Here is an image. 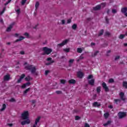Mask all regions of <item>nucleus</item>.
Here are the masks:
<instances>
[{
  "mask_svg": "<svg viewBox=\"0 0 127 127\" xmlns=\"http://www.w3.org/2000/svg\"><path fill=\"white\" fill-rule=\"evenodd\" d=\"M25 69H26V70H29V71H31V74H35L36 76L38 75L37 72H36V67L32 64H27V66H25Z\"/></svg>",
  "mask_w": 127,
  "mask_h": 127,
  "instance_id": "obj_1",
  "label": "nucleus"
},
{
  "mask_svg": "<svg viewBox=\"0 0 127 127\" xmlns=\"http://www.w3.org/2000/svg\"><path fill=\"white\" fill-rule=\"evenodd\" d=\"M43 50L44 52L42 54V55H45L46 54L47 55H49V54L52 52V49H49L46 47H44Z\"/></svg>",
  "mask_w": 127,
  "mask_h": 127,
  "instance_id": "obj_2",
  "label": "nucleus"
},
{
  "mask_svg": "<svg viewBox=\"0 0 127 127\" xmlns=\"http://www.w3.org/2000/svg\"><path fill=\"white\" fill-rule=\"evenodd\" d=\"M29 117V112L27 111H24L21 114V118L22 120H27L29 119L28 118Z\"/></svg>",
  "mask_w": 127,
  "mask_h": 127,
  "instance_id": "obj_3",
  "label": "nucleus"
},
{
  "mask_svg": "<svg viewBox=\"0 0 127 127\" xmlns=\"http://www.w3.org/2000/svg\"><path fill=\"white\" fill-rule=\"evenodd\" d=\"M118 116L119 119H123V118H125V117L127 116V113L125 112H119Z\"/></svg>",
  "mask_w": 127,
  "mask_h": 127,
  "instance_id": "obj_4",
  "label": "nucleus"
},
{
  "mask_svg": "<svg viewBox=\"0 0 127 127\" xmlns=\"http://www.w3.org/2000/svg\"><path fill=\"white\" fill-rule=\"evenodd\" d=\"M68 40L66 39V40H64V41H63L62 43L58 44L57 47H62V46H64V45H65V44H67V43H68Z\"/></svg>",
  "mask_w": 127,
  "mask_h": 127,
  "instance_id": "obj_5",
  "label": "nucleus"
},
{
  "mask_svg": "<svg viewBox=\"0 0 127 127\" xmlns=\"http://www.w3.org/2000/svg\"><path fill=\"white\" fill-rule=\"evenodd\" d=\"M102 86L103 89L105 90V92H109L110 91V89H109L108 86H107L106 82L102 83Z\"/></svg>",
  "mask_w": 127,
  "mask_h": 127,
  "instance_id": "obj_6",
  "label": "nucleus"
},
{
  "mask_svg": "<svg viewBox=\"0 0 127 127\" xmlns=\"http://www.w3.org/2000/svg\"><path fill=\"white\" fill-rule=\"evenodd\" d=\"M25 77V74L22 73L20 76L19 79H18V80L17 81V83L18 84L21 83V81L22 79H24Z\"/></svg>",
  "mask_w": 127,
  "mask_h": 127,
  "instance_id": "obj_7",
  "label": "nucleus"
},
{
  "mask_svg": "<svg viewBox=\"0 0 127 127\" xmlns=\"http://www.w3.org/2000/svg\"><path fill=\"white\" fill-rule=\"evenodd\" d=\"M26 120H24L21 123L22 126H24V125H29V124H30V120H29V119Z\"/></svg>",
  "mask_w": 127,
  "mask_h": 127,
  "instance_id": "obj_8",
  "label": "nucleus"
},
{
  "mask_svg": "<svg viewBox=\"0 0 127 127\" xmlns=\"http://www.w3.org/2000/svg\"><path fill=\"white\" fill-rule=\"evenodd\" d=\"M10 79V75L9 74H6L3 77V81H9Z\"/></svg>",
  "mask_w": 127,
  "mask_h": 127,
  "instance_id": "obj_9",
  "label": "nucleus"
},
{
  "mask_svg": "<svg viewBox=\"0 0 127 127\" xmlns=\"http://www.w3.org/2000/svg\"><path fill=\"white\" fill-rule=\"evenodd\" d=\"M119 96L120 97V98L122 101H126V98H124L125 97V93L121 92L120 93Z\"/></svg>",
  "mask_w": 127,
  "mask_h": 127,
  "instance_id": "obj_10",
  "label": "nucleus"
},
{
  "mask_svg": "<svg viewBox=\"0 0 127 127\" xmlns=\"http://www.w3.org/2000/svg\"><path fill=\"white\" fill-rule=\"evenodd\" d=\"M78 78H80V79L84 77V73L82 72L78 71L77 73Z\"/></svg>",
  "mask_w": 127,
  "mask_h": 127,
  "instance_id": "obj_11",
  "label": "nucleus"
},
{
  "mask_svg": "<svg viewBox=\"0 0 127 127\" xmlns=\"http://www.w3.org/2000/svg\"><path fill=\"white\" fill-rule=\"evenodd\" d=\"M88 84L89 85H91V86H94V85L95 84V79H91L88 80Z\"/></svg>",
  "mask_w": 127,
  "mask_h": 127,
  "instance_id": "obj_12",
  "label": "nucleus"
},
{
  "mask_svg": "<svg viewBox=\"0 0 127 127\" xmlns=\"http://www.w3.org/2000/svg\"><path fill=\"white\" fill-rule=\"evenodd\" d=\"M32 80H33V78L30 77L29 75L27 76L25 78V81H26L27 82H29V81H31Z\"/></svg>",
  "mask_w": 127,
  "mask_h": 127,
  "instance_id": "obj_13",
  "label": "nucleus"
},
{
  "mask_svg": "<svg viewBox=\"0 0 127 127\" xmlns=\"http://www.w3.org/2000/svg\"><path fill=\"white\" fill-rule=\"evenodd\" d=\"M13 25H14V23H13L11 25H10L9 27L6 29V31H7V32L11 31Z\"/></svg>",
  "mask_w": 127,
  "mask_h": 127,
  "instance_id": "obj_14",
  "label": "nucleus"
},
{
  "mask_svg": "<svg viewBox=\"0 0 127 127\" xmlns=\"http://www.w3.org/2000/svg\"><path fill=\"white\" fill-rule=\"evenodd\" d=\"M127 12V7H124L121 8V12L126 14Z\"/></svg>",
  "mask_w": 127,
  "mask_h": 127,
  "instance_id": "obj_15",
  "label": "nucleus"
},
{
  "mask_svg": "<svg viewBox=\"0 0 127 127\" xmlns=\"http://www.w3.org/2000/svg\"><path fill=\"white\" fill-rule=\"evenodd\" d=\"M93 107H97V108H99L101 106V104L99 103L98 102H94L93 104Z\"/></svg>",
  "mask_w": 127,
  "mask_h": 127,
  "instance_id": "obj_16",
  "label": "nucleus"
},
{
  "mask_svg": "<svg viewBox=\"0 0 127 127\" xmlns=\"http://www.w3.org/2000/svg\"><path fill=\"white\" fill-rule=\"evenodd\" d=\"M101 9V5H97L93 7V10H100Z\"/></svg>",
  "mask_w": 127,
  "mask_h": 127,
  "instance_id": "obj_17",
  "label": "nucleus"
},
{
  "mask_svg": "<svg viewBox=\"0 0 127 127\" xmlns=\"http://www.w3.org/2000/svg\"><path fill=\"white\" fill-rule=\"evenodd\" d=\"M40 119H41V117L40 116H39L37 117V119H36L35 121V124L37 125V124L40 122Z\"/></svg>",
  "mask_w": 127,
  "mask_h": 127,
  "instance_id": "obj_18",
  "label": "nucleus"
},
{
  "mask_svg": "<svg viewBox=\"0 0 127 127\" xmlns=\"http://www.w3.org/2000/svg\"><path fill=\"white\" fill-rule=\"evenodd\" d=\"M69 84H75L76 80L75 79H71L70 80H68Z\"/></svg>",
  "mask_w": 127,
  "mask_h": 127,
  "instance_id": "obj_19",
  "label": "nucleus"
},
{
  "mask_svg": "<svg viewBox=\"0 0 127 127\" xmlns=\"http://www.w3.org/2000/svg\"><path fill=\"white\" fill-rule=\"evenodd\" d=\"M24 38V37L21 36H20L19 39H17L15 42H18V41H21V40H23Z\"/></svg>",
  "mask_w": 127,
  "mask_h": 127,
  "instance_id": "obj_20",
  "label": "nucleus"
},
{
  "mask_svg": "<svg viewBox=\"0 0 127 127\" xmlns=\"http://www.w3.org/2000/svg\"><path fill=\"white\" fill-rule=\"evenodd\" d=\"M112 124V121H108L106 123H105L103 124L104 127H107V126H109V125H111Z\"/></svg>",
  "mask_w": 127,
  "mask_h": 127,
  "instance_id": "obj_21",
  "label": "nucleus"
},
{
  "mask_svg": "<svg viewBox=\"0 0 127 127\" xmlns=\"http://www.w3.org/2000/svg\"><path fill=\"white\" fill-rule=\"evenodd\" d=\"M6 108V105H5V104H3L2 105V108L1 109H0V111L1 112H2V111H4Z\"/></svg>",
  "mask_w": 127,
  "mask_h": 127,
  "instance_id": "obj_22",
  "label": "nucleus"
},
{
  "mask_svg": "<svg viewBox=\"0 0 127 127\" xmlns=\"http://www.w3.org/2000/svg\"><path fill=\"white\" fill-rule=\"evenodd\" d=\"M123 86L124 88H125V89H127V81H123Z\"/></svg>",
  "mask_w": 127,
  "mask_h": 127,
  "instance_id": "obj_23",
  "label": "nucleus"
},
{
  "mask_svg": "<svg viewBox=\"0 0 127 127\" xmlns=\"http://www.w3.org/2000/svg\"><path fill=\"white\" fill-rule=\"evenodd\" d=\"M77 52L78 53H82V52H83V50L81 48H78L77 49Z\"/></svg>",
  "mask_w": 127,
  "mask_h": 127,
  "instance_id": "obj_24",
  "label": "nucleus"
},
{
  "mask_svg": "<svg viewBox=\"0 0 127 127\" xmlns=\"http://www.w3.org/2000/svg\"><path fill=\"white\" fill-rule=\"evenodd\" d=\"M104 34V29H101L98 34V36H101Z\"/></svg>",
  "mask_w": 127,
  "mask_h": 127,
  "instance_id": "obj_25",
  "label": "nucleus"
},
{
  "mask_svg": "<svg viewBox=\"0 0 127 127\" xmlns=\"http://www.w3.org/2000/svg\"><path fill=\"white\" fill-rule=\"evenodd\" d=\"M109 116L110 114H109V113H106L104 114V117L105 119H108Z\"/></svg>",
  "mask_w": 127,
  "mask_h": 127,
  "instance_id": "obj_26",
  "label": "nucleus"
},
{
  "mask_svg": "<svg viewBox=\"0 0 127 127\" xmlns=\"http://www.w3.org/2000/svg\"><path fill=\"white\" fill-rule=\"evenodd\" d=\"M64 52H66V53H69L70 52V48L64 49Z\"/></svg>",
  "mask_w": 127,
  "mask_h": 127,
  "instance_id": "obj_27",
  "label": "nucleus"
},
{
  "mask_svg": "<svg viewBox=\"0 0 127 127\" xmlns=\"http://www.w3.org/2000/svg\"><path fill=\"white\" fill-rule=\"evenodd\" d=\"M98 53H99V51H96L94 54H92L91 55L92 57H96V56H97Z\"/></svg>",
  "mask_w": 127,
  "mask_h": 127,
  "instance_id": "obj_28",
  "label": "nucleus"
},
{
  "mask_svg": "<svg viewBox=\"0 0 127 127\" xmlns=\"http://www.w3.org/2000/svg\"><path fill=\"white\" fill-rule=\"evenodd\" d=\"M121 99H114L115 103H116V104H117V105L118 103H121Z\"/></svg>",
  "mask_w": 127,
  "mask_h": 127,
  "instance_id": "obj_29",
  "label": "nucleus"
},
{
  "mask_svg": "<svg viewBox=\"0 0 127 127\" xmlns=\"http://www.w3.org/2000/svg\"><path fill=\"white\" fill-rule=\"evenodd\" d=\"M97 92L99 94V93H101V86H98L97 87L96 89Z\"/></svg>",
  "mask_w": 127,
  "mask_h": 127,
  "instance_id": "obj_30",
  "label": "nucleus"
},
{
  "mask_svg": "<svg viewBox=\"0 0 127 127\" xmlns=\"http://www.w3.org/2000/svg\"><path fill=\"white\" fill-rule=\"evenodd\" d=\"M6 8L4 7L3 8V10L0 12V15H2V14H3L4 13V11H5Z\"/></svg>",
  "mask_w": 127,
  "mask_h": 127,
  "instance_id": "obj_31",
  "label": "nucleus"
},
{
  "mask_svg": "<svg viewBox=\"0 0 127 127\" xmlns=\"http://www.w3.org/2000/svg\"><path fill=\"white\" fill-rule=\"evenodd\" d=\"M71 27L72 29L75 30L77 28V25L76 24H73Z\"/></svg>",
  "mask_w": 127,
  "mask_h": 127,
  "instance_id": "obj_32",
  "label": "nucleus"
},
{
  "mask_svg": "<svg viewBox=\"0 0 127 127\" xmlns=\"http://www.w3.org/2000/svg\"><path fill=\"white\" fill-rule=\"evenodd\" d=\"M38 6H39V2L37 1L35 4L36 9H37L38 8Z\"/></svg>",
  "mask_w": 127,
  "mask_h": 127,
  "instance_id": "obj_33",
  "label": "nucleus"
},
{
  "mask_svg": "<svg viewBox=\"0 0 127 127\" xmlns=\"http://www.w3.org/2000/svg\"><path fill=\"white\" fill-rule=\"evenodd\" d=\"M30 88H28L26 89L24 91L23 93H24V94H27V93L28 92H29V91H30Z\"/></svg>",
  "mask_w": 127,
  "mask_h": 127,
  "instance_id": "obj_34",
  "label": "nucleus"
},
{
  "mask_svg": "<svg viewBox=\"0 0 127 127\" xmlns=\"http://www.w3.org/2000/svg\"><path fill=\"white\" fill-rule=\"evenodd\" d=\"M61 84H65L66 80H65V79H61Z\"/></svg>",
  "mask_w": 127,
  "mask_h": 127,
  "instance_id": "obj_35",
  "label": "nucleus"
},
{
  "mask_svg": "<svg viewBox=\"0 0 127 127\" xmlns=\"http://www.w3.org/2000/svg\"><path fill=\"white\" fill-rule=\"evenodd\" d=\"M125 38V35L123 34H121L119 36V39H124Z\"/></svg>",
  "mask_w": 127,
  "mask_h": 127,
  "instance_id": "obj_36",
  "label": "nucleus"
},
{
  "mask_svg": "<svg viewBox=\"0 0 127 127\" xmlns=\"http://www.w3.org/2000/svg\"><path fill=\"white\" fill-rule=\"evenodd\" d=\"M90 79H93V75L90 74L88 75V76L87 77V79L90 80Z\"/></svg>",
  "mask_w": 127,
  "mask_h": 127,
  "instance_id": "obj_37",
  "label": "nucleus"
},
{
  "mask_svg": "<svg viewBox=\"0 0 127 127\" xmlns=\"http://www.w3.org/2000/svg\"><path fill=\"white\" fill-rule=\"evenodd\" d=\"M56 93L58 94V95H60V94H62V91H60V90H57L56 91Z\"/></svg>",
  "mask_w": 127,
  "mask_h": 127,
  "instance_id": "obj_38",
  "label": "nucleus"
},
{
  "mask_svg": "<svg viewBox=\"0 0 127 127\" xmlns=\"http://www.w3.org/2000/svg\"><path fill=\"white\" fill-rule=\"evenodd\" d=\"M25 85H26V87H29V86H30V85H31V83L30 82H28L25 83Z\"/></svg>",
  "mask_w": 127,
  "mask_h": 127,
  "instance_id": "obj_39",
  "label": "nucleus"
},
{
  "mask_svg": "<svg viewBox=\"0 0 127 127\" xmlns=\"http://www.w3.org/2000/svg\"><path fill=\"white\" fill-rule=\"evenodd\" d=\"M114 82H115V80L113 78H110L109 80V83H114Z\"/></svg>",
  "mask_w": 127,
  "mask_h": 127,
  "instance_id": "obj_40",
  "label": "nucleus"
},
{
  "mask_svg": "<svg viewBox=\"0 0 127 127\" xmlns=\"http://www.w3.org/2000/svg\"><path fill=\"white\" fill-rule=\"evenodd\" d=\"M27 0H22V1H21L22 5H24V4H25V3L26 2Z\"/></svg>",
  "mask_w": 127,
  "mask_h": 127,
  "instance_id": "obj_41",
  "label": "nucleus"
},
{
  "mask_svg": "<svg viewBox=\"0 0 127 127\" xmlns=\"http://www.w3.org/2000/svg\"><path fill=\"white\" fill-rule=\"evenodd\" d=\"M26 88V85L25 83L23 84V85L21 86V88L22 89H25Z\"/></svg>",
  "mask_w": 127,
  "mask_h": 127,
  "instance_id": "obj_42",
  "label": "nucleus"
},
{
  "mask_svg": "<svg viewBox=\"0 0 127 127\" xmlns=\"http://www.w3.org/2000/svg\"><path fill=\"white\" fill-rule=\"evenodd\" d=\"M11 1V0H8L6 3H4V5H7Z\"/></svg>",
  "mask_w": 127,
  "mask_h": 127,
  "instance_id": "obj_43",
  "label": "nucleus"
},
{
  "mask_svg": "<svg viewBox=\"0 0 127 127\" xmlns=\"http://www.w3.org/2000/svg\"><path fill=\"white\" fill-rule=\"evenodd\" d=\"M49 72H50V71H49V70H46L45 72V75H46V76H47V75H48V73H49Z\"/></svg>",
  "mask_w": 127,
  "mask_h": 127,
  "instance_id": "obj_44",
  "label": "nucleus"
},
{
  "mask_svg": "<svg viewBox=\"0 0 127 127\" xmlns=\"http://www.w3.org/2000/svg\"><path fill=\"white\" fill-rule=\"evenodd\" d=\"M20 54H21V55H24V54H25V52L23 51H21L20 52Z\"/></svg>",
  "mask_w": 127,
  "mask_h": 127,
  "instance_id": "obj_45",
  "label": "nucleus"
},
{
  "mask_svg": "<svg viewBox=\"0 0 127 127\" xmlns=\"http://www.w3.org/2000/svg\"><path fill=\"white\" fill-rule=\"evenodd\" d=\"M80 117L78 116H75V121H78L80 120Z\"/></svg>",
  "mask_w": 127,
  "mask_h": 127,
  "instance_id": "obj_46",
  "label": "nucleus"
},
{
  "mask_svg": "<svg viewBox=\"0 0 127 127\" xmlns=\"http://www.w3.org/2000/svg\"><path fill=\"white\" fill-rule=\"evenodd\" d=\"M105 18L107 23H109V19L108 18V16H106Z\"/></svg>",
  "mask_w": 127,
  "mask_h": 127,
  "instance_id": "obj_47",
  "label": "nucleus"
},
{
  "mask_svg": "<svg viewBox=\"0 0 127 127\" xmlns=\"http://www.w3.org/2000/svg\"><path fill=\"white\" fill-rule=\"evenodd\" d=\"M112 13H117V10L116 9H112Z\"/></svg>",
  "mask_w": 127,
  "mask_h": 127,
  "instance_id": "obj_48",
  "label": "nucleus"
},
{
  "mask_svg": "<svg viewBox=\"0 0 127 127\" xmlns=\"http://www.w3.org/2000/svg\"><path fill=\"white\" fill-rule=\"evenodd\" d=\"M24 35L25 36H26V37H28L29 36V34H28V33L26 32L24 34Z\"/></svg>",
  "mask_w": 127,
  "mask_h": 127,
  "instance_id": "obj_49",
  "label": "nucleus"
},
{
  "mask_svg": "<svg viewBox=\"0 0 127 127\" xmlns=\"http://www.w3.org/2000/svg\"><path fill=\"white\" fill-rule=\"evenodd\" d=\"M10 102H15V99H14V98H11L10 99Z\"/></svg>",
  "mask_w": 127,
  "mask_h": 127,
  "instance_id": "obj_50",
  "label": "nucleus"
},
{
  "mask_svg": "<svg viewBox=\"0 0 127 127\" xmlns=\"http://www.w3.org/2000/svg\"><path fill=\"white\" fill-rule=\"evenodd\" d=\"M74 62V59H71L69 61V63L72 64Z\"/></svg>",
  "mask_w": 127,
  "mask_h": 127,
  "instance_id": "obj_51",
  "label": "nucleus"
},
{
  "mask_svg": "<svg viewBox=\"0 0 127 127\" xmlns=\"http://www.w3.org/2000/svg\"><path fill=\"white\" fill-rule=\"evenodd\" d=\"M16 11L17 12V13L18 14H19V13H20V9H18L16 10Z\"/></svg>",
  "mask_w": 127,
  "mask_h": 127,
  "instance_id": "obj_52",
  "label": "nucleus"
},
{
  "mask_svg": "<svg viewBox=\"0 0 127 127\" xmlns=\"http://www.w3.org/2000/svg\"><path fill=\"white\" fill-rule=\"evenodd\" d=\"M105 35H108L109 36V35H111V34L109 32H105Z\"/></svg>",
  "mask_w": 127,
  "mask_h": 127,
  "instance_id": "obj_53",
  "label": "nucleus"
},
{
  "mask_svg": "<svg viewBox=\"0 0 127 127\" xmlns=\"http://www.w3.org/2000/svg\"><path fill=\"white\" fill-rule=\"evenodd\" d=\"M120 56H117L116 57L115 60H118L120 59Z\"/></svg>",
  "mask_w": 127,
  "mask_h": 127,
  "instance_id": "obj_54",
  "label": "nucleus"
},
{
  "mask_svg": "<svg viewBox=\"0 0 127 127\" xmlns=\"http://www.w3.org/2000/svg\"><path fill=\"white\" fill-rule=\"evenodd\" d=\"M51 60H52V58H48L47 59V61H51Z\"/></svg>",
  "mask_w": 127,
  "mask_h": 127,
  "instance_id": "obj_55",
  "label": "nucleus"
},
{
  "mask_svg": "<svg viewBox=\"0 0 127 127\" xmlns=\"http://www.w3.org/2000/svg\"><path fill=\"white\" fill-rule=\"evenodd\" d=\"M67 23H71V19H68L67 20Z\"/></svg>",
  "mask_w": 127,
  "mask_h": 127,
  "instance_id": "obj_56",
  "label": "nucleus"
},
{
  "mask_svg": "<svg viewBox=\"0 0 127 127\" xmlns=\"http://www.w3.org/2000/svg\"><path fill=\"white\" fill-rule=\"evenodd\" d=\"M87 21H91V20H92V18H87Z\"/></svg>",
  "mask_w": 127,
  "mask_h": 127,
  "instance_id": "obj_57",
  "label": "nucleus"
},
{
  "mask_svg": "<svg viewBox=\"0 0 127 127\" xmlns=\"http://www.w3.org/2000/svg\"><path fill=\"white\" fill-rule=\"evenodd\" d=\"M62 24H65V20H62Z\"/></svg>",
  "mask_w": 127,
  "mask_h": 127,
  "instance_id": "obj_58",
  "label": "nucleus"
},
{
  "mask_svg": "<svg viewBox=\"0 0 127 127\" xmlns=\"http://www.w3.org/2000/svg\"><path fill=\"white\" fill-rule=\"evenodd\" d=\"M36 102V101L35 100H32V104H35Z\"/></svg>",
  "mask_w": 127,
  "mask_h": 127,
  "instance_id": "obj_59",
  "label": "nucleus"
},
{
  "mask_svg": "<svg viewBox=\"0 0 127 127\" xmlns=\"http://www.w3.org/2000/svg\"><path fill=\"white\" fill-rule=\"evenodd\" d=\"M18 34H17V33H16V34H15V35H14V36H15V37H18Z\"/></svg>",
  "mask_w": 127,
  "mask_h": 127,
  "instance_id": "obj_60",
  "label": "nucleus"
},
{
  "mask_svg": "<svg viewBox=\"0 0 127 127\" xmlns=\"http://www.w3.org/2000/svg\"><path fill=\"white\" fill-rule=\"evenodd\" d=\"M108 108H109V109H113V106L112 105H109L108 106Z\"/></svg>",
  "mask_w": 127,
  "mask_h": 127,
  "instance_id": "obj_61",
  "label": "nucleus"
},
{
  "mask_svg": "<svg viewBox=\"0 0 127 127\" xmlns=\"http://www.w3.org/2000/svg\"><path fill=\"white\" fill-rule=\"evenodd\" d=\"M91 45L93 46L94 45H96V44L95 43H91Z\"/></svg>",
  "mask_w": 127,
  "mask_h": 127,
  "instance_id": "obj_62",
  "label": "nucleus"
},
{
  "mask_svg": "<svg viewBox=\"0 0 127 127\" xmlns=\"http://www.w3.org/2000/svg\"><path fill=\"white\" fill-rule=\"evenodd\" d=\"M101 4L104 6H106V3H102Z\"/></svg>",
  "mask_w": 127,
  "mask_h": 127,
  "instance_id": "obj_63",
  "label": "nucleus"
},
{
  "mask_svg": "<svg viewBox=\"0 0 127 127\" xmlns=\"http://www.w3.org/2000/svg\"><path fill=\"white\" fill-rule=\"evenodd\" d=\"M33 127H37V125L34 124Z\"/></svg>",
  "mask_w": 127,
  "mask_h": 127,
  "instance_id": "obj_64",
  "label": "nucleus"
}]
</instances>
